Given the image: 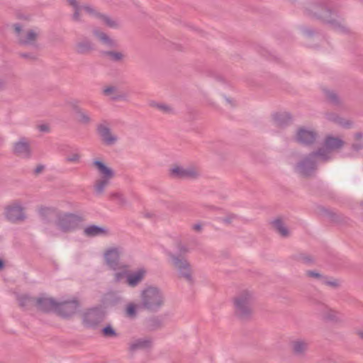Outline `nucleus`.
Returning a JSON list of instances; mask_svg holds the SVG:
<instances>
[{
  "label": "nucleus",
  "instance_id": "39448f33",
  "mask_svg": "<svg viewBox=\"0 0 363 363\" xmlns=\"http://www.w3.org/2000/svg\"><path fill=\"white\" fill-rule=\"evenodd\" d=\"M308 10L313 12L315 15H318L335 30L344 33L350 32L349 27L336 12L316 5H311Z\"/></svg>",
  "mask_w": 363,
  "mask_h": 363
},
{
  "label": "nucleus",
  "instance_id": "f704fd0d",
  "mask_svg": "<svg viewBox=\"0 0 363 363\" xmlns=\"http://www.w3.org/2000/svg\"><path fill=\"white\" fill-rule=\"evenodd\" d=\"M326 100L334 106H340L342 104V101L336 93L333 91H327L325 93Z\"/></svg>",
  "mask_w": 363,
  "mask_h": 363
},
{
  "label": "nucleus",
  "instance_id": "aec40b11",
  "mask_svg": "<svg viewBox=\"0 0 363 363\" xmlns=\"http://www.w3.org/2000/svg\"><path fill=\"white\" fill-rule=\"evenodd\" d=\"M147 274V270L142 267L136 269L133 272H129L127 277V284L130 287H135L141 283Z\"/></svg>",
  "mask_w": 363,
  "mask_h": 363
},
{
  "label": "nucleus",
  "instance_id": "a211bd4d",
  "mask_svg": "<svg viewBox=\"0 0 363 363\" xmlns=\"http://www.w3.org/2000/svg\"><path fill=\"white\" fill-rule=\"evenodd\" d=\"M57 302L51 298L41 296L35 299V306L43 312L55 311Z\"/></svg>",
  "mask_w": 363,
  "mask_h": 363
},
{
  "label": "nucleus",
  "instance_id": "3c124183",
  "mask_svg": "<svg viewBox=\"0 0 363 363\" xmlns=\"http://www.w3.org/2000/svg\"><path fill=\"white\" fill-rule=\"evenodd\" d=\"M43 169H44L43 165H39L35 168V173H40L43 171Z\"/></svg>",
  "mask_w": 363,
  "mask_h": 363
},
{
  "label": "nucleus",
  "instance_id": "13d9d810",
  "mask_svg": "<svg viewBox=\"0 0 363 363\" xmlns=\"http://www.w3.org/2000/svg\"><path fill=\"white\" fill-rule=\"evenodd\" d=\"M4 84V81L0 79V88L2 87Z\"/></svg>",
  "mask_w": 363,
  "mask_h": 363
},
{
  "label": "nucleus",
  "instance_id": "864d4df0",
  "mask_svg": "<svg viewBox=\"0 0 363 363\" xmlns=\"http://www.w3.org/2000/svg\"><path fill=\"white\" fill-rule=\"evenodd\" d=\"M357 333L358 336L360 337V339L363 340V330H357Z\"/></svg>",
  "mask_w": 363,
  "mask_h": 363
},
{
  "label": "nucleus",
  "instance_id": "412c9836",
  "mask_svg": "<svg viewBox=\"0 0 363 363\" xmlns=\"http://www.w3.org/2000/svg\"><path fill=\"white\" fill-rule=\"evenodd\" d=\"M92 33L93 35L99 40V41L104 46L109 48H113L118 46L117 41L105 32L101 31L98 28H95L93 30Z\"/></svg>",
  "mask_w": 363,
  "mask_h": 363
},
{
  "label": "nucleus",
  "instance_id": "1a4fd4ad",
  "mask_svg": "<svg viewBox=\"0 0 363 363\" xmlns=\"http://www.w3.org/2000/svg\"><path fill=\"white\" fill-rule=\"evenodd\" d=\"M67 4L72 7L73 14L72 18L74 22H82L81 11H84L90 17L99 19L101 12H99L94 6L89 4H80L79 0H67Z\"/></svg>",
  "mask_w": 363,
  "mask_h": 363
},
{
  "label": "nucleus",
  "instance_id": "ea45409f",
  "mask_svg": "<svg viewBox=\"0 0 363 363\" xmlns=\"http://www.w3.org/2000/svg\"><path fill=\"white\" fill-rule=\"evenodd\" d=\"M325 116L328 121L333 123L336 125L337 124L340 118V116L339 115L333 112H328L325 113Z\"/></svg>",
  "mask_w": 363,
  "mask_h": 363
},
{
  "label": "nucleus",
  "instance_id": "7c9ffc66",
  "mask_svg": "<svg viewBox=\"0 0 363 363\" xmlns=\"http://www.w3.org/2000/svg\"><path fill=\"white\" fill-rule=\"evenodd\" d=\"M77 121L79 123L87 125L92 122L91 114L79 108H76Z\"/></svg>",
  "mask_w": 363,
  "mask_h": 363
},
{
  "label": "nucleus",
  "instance_id": "0eeeda50",
  "mask_svg": "<svg viewBox=\"0 0 363 363\" xmlns=\"http://www.w3.org/2000/svg\"><path fill=\"white\" fill-rule=\"evenodd\" d=\"M13 29L17 41L21 45L31 48H38V39L40 30L38 28L24 29L18 23L13 25Z\"/></svg>",
  "mask_w": 363,
  "mask_h": 363
},
{
  "label": "nucleus",
  "instance_id": "6e6d98bb",
  "mask_svg": "<svg viewBox=\"0 0 363 363\" xmlns=\"http://www.w3.org/2000/svg\"><path fill=\"white\" fill-rule=\"evenodd\" d=\"M21 56L23 57H26V58H30L31 57V55H28V54H21Z\"/></svg>",
  "mask_w": 363,
  "mask_h": 363
},
{
  "label": "nucleus",
  "instance_id": "423d86ee",
  "mask_svg": "<svg viewBox=\"0 0 363 363\" xmlns=\"http://www.w3.org/2000/svg\"><path fill=\"white\" fill-rule=\"evenodd\" d=\"M92 165L99 176V178L96 181L94 190L97 194H101L110 184L115 173L113 169L102 160H94L92 162Z\"/></svg>",
  "mask_w": 363,
  "mask_h": 363
},
{
  "label": "nucleus",
  "instance_id": "c85d7f7f",
  "mask_svg": "<svg viewBox=\"0 0 363 363\" xmlns=\"http://www.w3.org/2000/svg\"><path fill=\"white\" fill-rule=\"evenodd\" d=\"M94 49L93 43L91 40H84L79 41L75 45V51L82 55L87 54Z\"/></svg>",
  "mask_w": 363,
  "mask_h": 363
},
{
  "label": "nucleus",
  "instance_id": "2f4dec72",
  "mask_svg": "<svg viewBox=\"0 0 363 363\" xmlns=\"http://www.w3.org/2000/svg\"><path fill=\"white\" fill-rule=\"evenodd\" d=\"M104 55L113 62H122L125 58V53L120 50H108L104 52Z\"/></svg>",
  "mask_w": 363,
  "mask_h": 363
},
{
  "label": "nucleus",
  "instance_id": "f03ea898",
  "mask_svg": "<svg viewBox=\"0 0 363 363\" xmlns=\"http://www.w3.org/2000/svg\"><path fill=\"white\" fill-rule=\"evenodd\" d=\"M141 308L155 312L159 311L164 304V294L161 289L149 286L144 288L140 294Z\"/></svg>",
  "mask_w": 363,
  "mask_h": 363
},
{
  "label": "nucleus",
  "instance_id": "f8f14e48",
  "mask_svg": "<svg viewBox=\"0 0 363 363\" xmlns=\"http://www.w3.org/2000/svg\"><path fill=\"white\" fill-rule=\"evenodd\" d=\"M79 308V303L76 299H69L57 302L56 313L60 315L67 318L75 314Z\"/></svg>",
  "mask_w": 363,
  "mask_h": 363
},
{
  "label": "nucleus",
  "instance_id": "a18cd8bd",
  "mask_svg": "<svg viewBox=\"0 0 363 363\" xmlns=\"http://www.w3.org/2000/svg\"><path fill=\"white\" fill-rule=\"evenodd\" d=\"M354 140L363 143V132H357L354 134Z\"/></svg>",
  "mask_w": 363,
  "mask_h": 363
},
{
  "label": "nucleus",
  "instance_id": "9d476101",
  "mask_svg": "<svg viewBox=\"0 0 363 363\" xmlns=\"http://www.w3.org/2000/svg\"><path fill=\"white\" fill-rule=\"evenodd\" d=\"M106 316L103 307H95L86 311L82 315V323L87 328H94L102 323Z\"/></svg>",
  "mask_w": 363,
  "mask_h": 363
},
{
  "label": "nucleus",
  "instance_id": "4c0bfd02",
  "mask_svg": "<svg viewBox=\"0 0 363 363\" xmlns=\"http://www.w3.org/2000/svg\"><path fill=\"white\" fill-rule=\"evenodd\" d=\"M103 335L107 337H115L117 336V333L111 325H106L102 329Z\"/></svg>",
  "mask_w": 363,
  "mask_h": 363
},
{
  "label": "nucleus",
  "instance_id": "4be33fe9",
  "mask_svg": "<svg viewBox=\"0 0 363 363\" xmlns=\"http://www.w3.org/2000/svg\"><path fill=\"white\" fill-rule=\"evenodd\" d=\"M318 314L323 319L327 320L337 321L340 319V314L327 306H320Z\"/></svg>",
  "mask_w": 363,
  "mask_h": 363
},
{
  "label": "nucleus",
  "instance_id": "49530a36",
  "mask_svg": "<svg viewBox=\"0 0 363 363\" xmlns=\"http://www.w3.org/2000/svg\"><path fill=\"white\" fill-rule=\"evenodd\" d=\"M157 107H158L159 109L163 111L165 113H169L172 110L169 106H167L165 104H159L157 106Z\"/></svg>",
  "mask_w": 363,
  "mask_h": 363
},
{
  "label": "nucleus",
  "instance_id": "7ed1b4c3",
  "mask_svg": "<svg viewBox=\"0 0 363 363\" xmlns=\"http://www.w3.org/2000/svg\"><path fill=\"white\" fill-rule=\"evenodd\" d=\"M255 301V294L252 291L244 289L239 292L233 301L235 315L240 318L250 317Z\"/></svg>",
  "mask_w": 363,
  "mask_h": 363
},
{
  "label": "nucleus",
  "instance_id": "37998d69",
  "mask_svg": "<svg viewBox=\"0 0 363 363\" xmlns=\"http://www.w3.org/2000/svg\"><path fill=\"white\" fill-rule=\"evenodd\" d=\"M222 96L225 99L226 104L230 107L233 108L236 106V100L233 97L226 95H222Z\"/></svg>",
  "mask_w": 363,
  "mask_h": 363
},
{
  "label": "nucleus",
  "instance_id": "4d7b16f0",
  "mask_svg": "<svg viewBox=\"0 0 363 363\" xmlns=\"http://www.w3.org/2000/svg\"><path fill=\"white\" fill-rule=\"evenodd\" d=\"M4 268V262L0 259V270Z\"/></svg>",
  "mask_w": 363,
  "mask_h": 363
},
{
  "label": "nucleus",
  "instance_id": "603ef678",
  "mask_svg": "<svg viewBox=\"0 0 363 363\" xmlns=\"http://www.w3.org/2000/svg\"><path fill=\"white\" fill-rule=\"evenodd\" d=\"M193 229L196 231H200L201 230V224H195L193 226Z\"/></svg>",
  "mask_w": 363,
  "mask_h": 363
},
{
  "label": "nucleus",
  "instance_id": "09e8293b",
  "mask_svg": "<svg viewBox=\"0 0 363 363\" xmlns=\"http://www.w3.org/2000/svg\"><path fill=\"white\" fill-rule=\"evenodd\" d=\"M179 253H182V254H186L189 252V249L186 245H180L179 246Z\"/></svg>",
  "mask_w": 363,
  "mask_h": 363
},
{
  "label": "nucleus",
  "instance_id": "6e6552de",
  "mask_svg": "<svg viewBox=\"0 0 363 363\" xmlns=\"http://www.w3.org/2000/svg\"><path fill=\"white\" fill-rule=\"evenodd\" d=\"M171 263L177 271L178 277L188 284L193 285L195 283L193 269L189 262L176 255L171 254L169 256Z\"/></svg>",
  "mask_w": 363,
  "mask_h": 363
},
{
  "label": "nucleus",
  "instance_id": "a878e982",
  "mask_svg": "<svg viewBox=\"0 0 363 363\" xmlns=\"http://www.w3.org/2000/svg\"><path fill=\"white\" fill-rule=\"evenodd\" d=\"M291 119L289 113H276L272 115V122L276 127H282L286 125Z\"/></svg>",
  "mask_w": 363,
  "mask_h": 363
},
{
  "label": "nucleus",
  "instance_id": "c9c22d12",
  "mask_svg": "<svg viewBox=\"0 0 363 363\" xmlns=\"http://www.w3.org/2000/svg\"><path fill=\"white\" fill-rule=\"evenodd\" d=\"M35 299L26 294L21 295L18 297V301L21 306H35Z\"/></svg>",
  "mask_w": 363,
  "mask_h": 363
},
{
  "label": "nucleus",
  "instance_id": "bb28decb",
  "mask_svg": "<svg viewBox=\"0 0 363 363\" xmlns=\"http://www.w3.org/2000/svg\"><path fill=\"white\" fill-rule=\"evenodd\" d=\"M84 233L89 237H95L100 235H107L108 230L101 226L90 225L84 228Z\"/></svg>",
  "mask_w": 363,
  "mask_h": 363
},
{
  "label": "nucleus",
  "instance_id": "cd10ccee",
  "mask_svg": "<svg viewBox=\"0 0 363 363\" xmlns=\"http://www.w3.org/2000/svg\"><path fill=\"white\" fill-rule=\"evenodd\" d=\"M274 229L280 236L287 238L290 235V231L285 223L281 219H275L272 222Z\"/></svg>",
  "mask_w": 363,
  "mask_h": 363
},
{
  "label": "nucleus",
  "instance_id": "473e14b6",
  "mask_svg": "<svg viewBox=\"0 0 363 363\" xmlns=\"http://www.w3.org/2000/svg\"><path fill=\"white\" fill-rule=\"evenodd\" d=\"M306 275L311 278L319 279L322 281V283L325 284L328 286H338V283L337 281H328L325 277H324L321 274L316 271H307Z\"/></svg>",
  "mask_w": 363,
  "mask_h": 363
},
{
  "label": "nucleus",
  "instance_id": "ddd939ff",
  "mask_svg": "<svg viewBox=\"0 0 363 363\" xmlns=\"http://www.w3.org/2000/svg\"><path fill=\"white\" fill-rule=\"evenodd\" d=\"M121 248L119 247H111L104 252V260L106 264L112 270H116L118 266V261Z\"/></svg>",
  "mask_w": 363,
  "mask_h": 363
},
{
  "label": "nucleus",
  "instance_id": "72a5a7b5",
  "mask_svg": "<svg viewBox=\"0 0 363 363\" xmlns=\"http://www.w3.org/2000/svg\"><path fill=\"white\" fill-rule=\"evenodd\" d=\"M140 308H141L140 305H138L133 302L128 303L125 306L126 315L131 318H135Z\"/></svg>",
  "mask_w": 363,
  "mask_h": 363
},
{
  "label": "nucleus",
  "instance_id": "f3484780",
  "mask_svg": "<svg viewBox=\"0 0 363 363\" xmlns=\"http://www.w3.org/2000/svg\"><path fill=\"white\" fill-rule=\"evenodd\" d=\"M97 133L103 143L107 145H114L118 140V137L112 133L111 128L107 125L103 124L98 125Z\"/></svg>",
  "mask_w": 363,
  "mask_h": 363
},
{
  "label": "nucleus",
  "instance_id": "8fccbe9b",
  "mask_svg": "<svg viewBox=\"0 0 363 363\" xmlns=\"http://www.w3.org/2000/svg\"><path fill=\"white\" fill-rule=\"evenodd\" d=\"M39 130L42 132L48 131V127L46 125H42L39 126Z\"/></svg>",
  "mask_w": 363,
  "mask_h": 363
},
{
  "label": "nucleus",
  "instance_id": "c03bdc74",
  "mask_svg": "<svg viewBox=\"0 0 363 363\" xmlns=\"http://www.w3.org/2000/svg\"><path fill=\"white\" fill-rule=\"evenodd\" d=\"M363 149V143L362 142H356L354 140L353 143L351 145V150L353 152H358L359 150Z\"/></svg>",
  "mask_w": 363,
  "mask_h": 363
},
{
  "label": "nucleus",
  "instance_id": "e433bc0d",
  "mask_svg": "<svg viewBox=\"0 0 363 363\" xmlns=\"http://www.w3.org/2000/svg\"><path fill=\"white\" fill-rule=\"evenodd\" d=\"M65 161L69 163H79L81 161V155L77 152H70L67 155Z\"/></svg>",
  "mask_w": 363,
  "mask_h": 363
},
{
  "label": "nucleus",
  "instance_id": "bf43d9fd",
  "mask_svg": "<svg viewBox=\"0 0 363 363\" xmlns=\"http://www.w3.org/2000/svg\"><path fill=\"white\" fill-rule=\"evenodd\" d=\"M208 104L212 106H216V104L214 102H211V101H209Z\"/></svg>",
  "mask_w": 363,
  "mask_h": 363
},
{
  "label": "nucleus",
  "instance_id": "b1692460",
  "mask_svg": "<svg viewBox=\"0 0 363 363\" xmlns=\"http://www.w3.org/2000/svg\"><path fill=\"white\" fill-rule=\"evenodd\" d=\"M344 144L345 143L341 138L329 135L327 136L325 140V147H323L322 149L328 150L329 151V156L330 158V150L340 149L343 147Z\"/></svg>",
  "mask_w": 363,
  "mask_h": 363
},
{
  "label": "nucleus",
  "instance_id": "393cba45",
  "mask_svg": "<svg viewBox=\"0 0 363 363\" xmlns=\"http://www.w3.org/2000/svg\"><path fill=\"white\" fill-rule=\"evenodd\" d=\"M113 281L115 284H119L125 279L127 281V277H128L129 272L128 267L125 264H122L116 267V269L113 270Z\"/></svg>",
  "mask_w": 363,
  "mask_h": 363
},
{
  "label": "nucleus",
  "instance_id": "4468645a",
  "mask_svg": "<svg viewBox=\"0 0 363 363\" xmlns=\"http://www.w3.org/2000/svg\"><path fill=\"white\" fill-rule=\"evenodd\" d=\"M317 138V133L313 128H300L296 133V140L302 144L310 145L313 143Z\"/></svg>",
  "mask_w": 363,
  "mask_h": 363
},
{
  "label": "nucleus",
  "instance_id": "6ab92c4d",
  "mask_svg": "<svg viewBox=\"0 0 363 363\" xmlns=\"http://www.w3.org/2000/svg\"><path fill=\"white\" fill-rule=\"evenodd\" d=\"M152 341L149 337H142L133 340L129 344V351L135 353L139 350H145L151 348Z\"/></svg>",
  "mask_w": 363,
  "mask_h": 363
},
{
  "label": "nucleus",
  "instance_id": "5701e85b",
  "mask_svg": "<svg viewBox=\"0 0 363 363\" xmlns=\"http://www.w3.org/2000/svg\"><path fill=\"white\" fill-rule=\"evenodd\" d=\"M308 344L306 340L303 339H296L291 342L292 352L298 357L305 355L308 350Z\"/></svg>",
  "mask_w": 363,
  "mask_h": 363
},
{
  "label": "nucleus",
  "instance_id": "20e7f679",
  "mask_svg": "<svg viewBox=\"0 0 363 363\" xmlns=\"http://www.w3.org/2000/svg\"><path fill=\"white\" fill-rule=\"evenodd\" d=\"M329 154L328 150L319 149L303 158L295 166L294 169L301 176H309L318 162H325L330 159Z\"/></svg>",
  "mask_w": 363,
  "mask_h": 363
},
{
  "label": "nucleus",
  "instance_id": "a19ab883",
  "mask_svg": "<svg viewBox=\"0 0 363 363\" xmlns=\"http://www.w3.org/2000/svg\"><path fill=\"white\" fill-rule=\"evenodd\" d=\"M337 125L343 128H351L353 127V122L349 119H346L344 118L340 117L337 124Z\"/></svg>",
  "mask_w": 363,
  "mask_h": 363
},
{
  "label": "nucleus",
  "instance_id": "5fc2aeb1",
  "mask_svg": "<svg viewBox=\"0 0 363 363\" xmlns=\"http://www.w3.org/2000/svg\"><path fill=\"white\" fill-rule=\"evenodd\" d=\"M304 33V35H306V36H311L312 35V31L309 30H305L303 31Z\"/></svg>",
  "mask_w": 363,
  "mask_h": 363
},
{
  "label": "nucleus",
  "instance_id": "2eb2a0df",
  "mask_svg": "<svg viewBox=\"0 0 363 363\" xmlns=\"http://www.w3.org/2000/svg\"><path fill=\"white\" fill-rule=\"evenodd\" d=\"M13 152L21 158H29L31 156V148L29 141L23 138L13 143Z\"/></svg>",
  "mask_w": 363,
  "mask_h": 363
},
{
  "label": "nucleus",
  "instance_id": "58836bf2",
  "mask_svg": "<svg viewBox=\"0 0 363 363\" xmlns=\"http://www.w3.org/2000/svg\"><path fill=\"white\" fill-rule=\"evenodd\" d=\"M238 218V216H236L235 214H228L223 217H221L220 218V222H222L225 224L230 225V224H232L233 223H234L235 220H237Z\"/></svg>",
  "mask_w": 363,
  "mask_h": 363
},
{
  "label": "nucleus",
  "instance_id": "c756f323",
  "mask_svg": "<svg viewBox=\"0 0 363 363\" xmlns=\"http://www.w3.org/2000/svg\"><path fill=\"white\" fill-rule=\"evenodd\" d=\"M99 20L106 27L112 29H117L120 27V23L116 18L111 17L108 15L101 13Z\"/></svg>",
  "mask_w": 363,
  "mask_h": 363
},
{
  "label": "nucleus",
  "instance_id": "79ce46f5",
  "mask_svg": "<svg viewBox=\"0 0 363 363\" xmlns=\"http://www.w3.org/2000/svg\"><path fill=\"white\" fill-rule=\"evenodd\" d=\"M102 92L105 96H109L116 92V88L114 86H106L103 88Z\"/></svg>",
  "mask_w": 363,
  "mask_h": 363
},
{
  "label": "nucleus",
  "instance_id": "f257e3e1",
  "mask_svg": "<svg viewBox=\"0 0 363 363\" xmlns=\"http://www.w3.org/2000/svg\"><path fill=\"white\" fill-rule=\"evenodd\" d=\"M41 219L48 224L45 233L51 236L74 231L79 228L81 217L75 213L62 212L51 206H42L39 208Z\"/></svg>",
  "mask_w": 363,
  "mask_h": 363
},
{
  "label": "nucleus",
  "instance_id": "de8ad7c7",
  "mask_svg": "<svg viewBox=\"0 0 363 363\" xmlns=\"http://www.w3.org/2000/svg\"><path fill=\"white\" fill-rule=\"evenodd\" d=\"M114 196L118 199V201L121 203H126V199L125 198V196L120 194V193H117L114 195Z\"/></svg>",
  "mask_w": 363,
  "mask_h": 363
},
{
  "label": "nucleus",
  "instance_id": "dca6fc26",
  "mask_svg": "<svg viewBox=\"0 0 363 363\" xmlns=\"http://www.w3.org/2000/svg\"><path fill=\"white\" fill-rule=\"evenodd\" d=\"M5 216L8 220L12 222L23 220L26 218L23 208L20 204H13L7 206Z\"/></svg>",
  "mask_w": 363,
  "mask_h": 363
},
{
  "label": "nucleus",
  "instance_id": "9b49d317",
  "mask_svg": "<svg viewBox=\"0 0 363 363\" xmlns=\"http://www.w3.org/2000/svg\"><path fill=\"white\" fill-rule=\"evenodd\" d=\"M171 177L176 179H196L200 177L201 173L194 167H182L174 166L169 169Z\"/></svg>",
  "mask_w": 363,
  "mask_h": 363
}]
</instances>
